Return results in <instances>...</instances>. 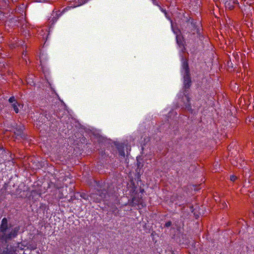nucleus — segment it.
Here are the masks:
<instances>
[{
    "label": "nucleus",
    "mask_w": 254,
    "mask_h": 254,
    "mask_svg": "<svg viewBox=\"0 0 254 254\" xmlns=\"http://www.w3.org/2000/svg\"><path fill=\"white\" fill-rule=\"evenodd\" d=\"M19 228L15 227L13 229L7 228V221L5 218L2 219L0 225V231L3 234L2 237L3 239L7 240L15 237L17 234Z\"/></svg>",
    "instance_id": "obj_1"
},
{
    "label": "nucleus",
    "mask_w": 254,
    "mask_h": 254,
    "mask_svg": "<svg viewBox=\"0 0 254 254\" xmlns=\"http://www.w3.org/2000/svg\"><path fill=\"white\" fill-rule=\"evenodd\" d=\"M183 67L185 71V75L184 77V84L186 88H189L190 86L191 79L190 76L189 68L187 63H184Z\"/></svg>",
    "instance_id": "obj_2"
},
{
    "label": "nucleus",
    "mask_w": 254,
    "mask_h": 254,
    "mask_svg": "<svg viewBox=\"0 0 254 254\" xmlns=\"http://www.w3.org/2000/svg\"><path fill=\"white\" fill-rule=\"evenodd\" d=\"M65 10V9H64L63 11H53L51 16L49 19V22L52 23H54L55 22H56L59 19V18L63 15Z\"/></svg>",
    "instance_id": "obj_3"
},
{
    "label": "nucleus",
    "mask_w": 254,
    "mask_h": 254,
    "mask_svg": "<svg viewBox=\"0 0 254 254\" xmlns=\"http://www.w3.org/2000/svg\"><path fill=\"white\" fill-rule=\"evenodd\" d=\"M236 0H229L225 2V5L226 8L230 9L233 8L234 6V4L236 3Z\"/></svg>",
    "instance_id": "obj_4"
},
{
    "label": "nucleus",
    "mask_w": 254,
    "mask_h": 254,
    "mask_svg": "<svg viewBox=\"0 0 254 254\" xmlns=\"http://www.w3.org/2000/svg\"><path fill=\"white\" fill-rule=\"evenodd\" d=\"M132 203L134 205H141L142 206H143V203L141 199L137 200V199L135 197L132 198Z\"/></svg>",
    "instance_id": "obj_5"
},
{
    "label": "nucleus",
    "mask_w": 254,
    "mask_h": 254,
    "mask_svg": "<svg viewBox=\"0 0 254 254\" xmlns=\"http://www.w3.org/2000/svg\"><path fill=\"white\" fill-rule=\"evenodd\" d=\"M9 103H11V106L12 108H13L15 106H16L18 103L15 101L14 97H11L8 100Z\"/></svg>",
    "instance_id": "obj_6"
},
{
    "label": "nucleus",
    "mask_w": 254,
    "mask_h": 254,
    "mask_svg": "<svg viewBox=\"0 0 254 254\" xmlns=\"http://www.w3.org/2000/svg\"><path fill=\"white\" fill-rule=\"evenodd\" d=\"M22 105L17 104L16 106H15L13 108L16 113H18L19 112V107L21 108Z\"/></svg>",
    "instance_id": "obj_7"
},
{
    "label": "nucleus",
    "mask_w": 254,
    "mask_h": 254,
    "mask_svg": "<svg viewBox=\"0 0 254 254\" xmlns=\"http://www.w3.org/2000/svg\"><path fill=\"white\" fill-rule=\"evenodd\" d=\"M2 254H16V253H15V252H11V251H9V252H3Z\"/></svg>",
    "instance_id": "obj_8"
},
{
    "label": "nucleus",
    "mask_w": 254,
    "mask_h": 254,
    "mask_svg": "<svg viewBox=\"0 0 254 254\" xmlns=\"http://www.w3.org/2000/svg\"><path fill=\"white\" fill-rule=\"evenodd\" d=\"M236 179L237 177L234 175H232L230 177V180L232 182H234L236 180Z\"/></svg>",
    "instance_id": "obj_9"
},
{
    "label": "nucleus",
    "mask_w": 254,
    "mask_h": 254,
    "mask_svg": "<svg viewBox=\"0 0 254 254\" xmlns=\"http://www.w3.org/2000/svg\"><path fill=\"white\" fill-rule=\"evenodd\" d=\"M180 38H181V37H180L179 36H178V35H177V36H176L177 41V43H178V44H179V45H181V44H182V42H181V41H179V39H180Z\"/></svg>",
    "instance_id": "obj_10"
},
{
    "label": "nucleus",
    "mask_w": 254,
    "mask_h": 254,
    "mask_svg": "<svg viewBox=\"0 0 254 254\" xmlns=\"http://www.w3.org/2000/svg\"><path fill=\"white\" fill-rule=\"evenodd\" d=\"M171 222H168L165 224V225L166 227H168L171 226Z\"/></svg>",
    "instance_id": "obj_11"
},
{
    "label": "nucleus",
    "mask_w": 254,
    "mask_h": 254,
    "mask_svg": "<svg viewBox=\"0 0 254 254\" xmlns=\"http://www.w3.org/2000/svg\"><path fill=\"white\" fill-rule=\"evenodd\" d=\"M120 154L121 155L124 156H125V153L123 151H121L120 152Z\"/></svg>",
    "instance_id": "obj_12"
},
{
    "label": "nucleus",
    "mask_w": 254,
    "mask_h": 254,
    "mask_svg": "<svg viewBox=\"0 0 254 254\" xmlns=\"http://www.w3.org/2000/svg\"><path fill=\"white\" fill-rule=\"evenodd\" d=\"M43 56H44L43 55H42V56H40V60H41V62L42 61V60L43 59V58H43Z\"/></svg>",
    "instance_id": "obj_13"
},
{
    "label": "nucleus",
    "mask_w": 254,
    "mask_h": 254,
    "mask_svg": "<svg viewBox=\"0 0 254 254\" xmlns=\"http://www.w3.org/2000/svg\"><path fill=\"white\" fill-rule=\"evenodd\" d=\"M153 3L155 4V0H152Z\"/></svg>",
    "instance_id": "obj_14"
},
{
    "label": "nucleus",
    "mask_w": 254,
    "mask_h": 254,
    "mask_svg": "<svg viewBox=\"0 0 254 254\" xmlns=\"http://www.w3.org/2000/svg\"><path fill=\"white\" fill-rule=\"evenodd\" d=\"M100 200H101V199H99V200H96V201H97V202H99V201H100Z\"/></svg>",
    "instance_id": "obj_15"
},
{
    "label": "nucleus",
    "mask_w": 254,
    "mask_h": 254,
    "mask_svg": "<svg viewBox=\"0 0 254 254\" xmlns=\"http://www.w3.org/2000/svg\"><path fill=\"white\" fill-rule=\"evenodd\" d=\"M94 195H92V197H93V198H94Z\"/></svg>",
    "instance_id": "obj_16"
}]
</instances>
